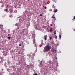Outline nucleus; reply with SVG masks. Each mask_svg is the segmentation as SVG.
<instances>
[{
  "label": "nucleus",
  "mask_w": 75,
  "mask_h": 75,
  "mask_svg": "<svg viewBox=\"0 0 75 75\" xmlns=\"http://www.w3.org/2000/svg\"><path fill=\"white\" fill-rule=\"evenodd\" d=\"M32 35H33L32 37H33L34 38L33 40V44L35 45V47L37 48V46L36 45V44L35 43V40L34 39V38H35V33H32Z\"/></svg>",
  "instance_id": "1"
},
{
  "label": "nucleus",
  "mask_w": 75,
  "mask_h": 75,
  "mask_svg": "<svg viewBox=\"0 0 75 75\" xmlns=\"http://www.w3.org/2000/svg\"><path fill=\"white\" fill-rule=\"evenodd\" d=\"M45 51L46 52H48L50 50V46L48 45H47L45 47V49H44Z\"/></svg>",
  "instance_id": "2"
},
{
  "label": "nucleus",
  "mask_w": 75,
  "mask_h": 75,
  "mask_svg": "<svg viewBox=\"0 0 75 75\" xmlns=\"http://www.w3.org/2000/svg\"><path fill=\"white\" fill-rule=\"evenodd\" d=\"M2 53L3 54V55L4 56H7V52L6 51L2 52Z\"/></svg>",
  "instance_id": "3"
},
{
  "label": "nucleus",
  "mask_w": 75,
  "mask_h": 75,
  "mask_svg": "<svg viewBox=\"0 0 75 75\" xmlns=\"http://www.w3.org/2000/svg\"><path fill=\"white\" fill-rule=\"evenodd\" d=\"M57 51V50H55V49L53 48H52L51 49V52L53 53H54V54L56 53Z\"/></svg>",
  "instance_id": "4"
},
{
  "label": "nucleus",
  "mask_w": 75,
  "mask_h": 75,
  "mask_svg": "<svg viewBox=\"0 0 75 75\" xmlns=\"http://www.w3.org/2000/svg\"><path fill=\"white\" fill-rule=\"evenodd\" d=\"M51 61H49L48 62V65H49V67H51V66H50V65H51Z\"/></svg>",
  "instance_id": "5"
},
{
  "label": "nucleus",
  "mask_w": 75,
  "mask_h": 75,
  "mask_svg": "<svg viewBox=\"0 0 75 75\" xmlns=\"http://www.w3.org/2000/svg\"><path fill=\"white\" fill-rule=\"evenodd\" d=\"M27 27H28L30 25V21H28V22Z\"/></svg>",
  "instance_id": "6"
},
{
  "label": "nucleus",
  "mask_w": 75,
  "mask_h": 75,
  "mask_svg": "<svg viewBox=\"0 0 75 75\" xmlns=\"http://www.w3.org/2000/svg\"><path fill=\"white\" fill-rule=\"evenodd\" d=\"M56 69H55V72H56L57 71V72H59V71L58 70V69H57V68H56Z\"/></svg>",
  "instance_id": "7"
},
{
  "label": "nucleus",
  "mask_w": 75,
  "mask_h": 75,
  "mask_svg": "<svg viewBox=\"0 0 75 75\" xmlns=\"http://www.w3.org/2000/svg\"><path fill=\"white\" fill-rule=\"evenodd\" d=\"M47 35H45L44 36L45 40H47Z\"/></svg>",
  "instance_id": "8"
},
{
  "label": "nucleus",
  "mask_w": 75,
  "mask_h": 75,
  "mask_svg": "<svg viewBox=\"0 0 75 75\" xmlns=\"http://www.w3.org/2000/svg\"><path fill=\"white\" fill-rule=\"evenodd\" d=\"M22 27H19V26H18V28H16V30H18L19 28H22Z\"/></svg>",
  "instance_id": "9"
},
{
  "label": "nucleus",
  "mask_w": 75,
  "mask_h": 75,
  "mask_svg": "<svg viewBox=\"0 0 75 75\" xmlns=\"http://www.w3.org/2000/svg\"><path fill=\"white\" fill-rule=\"evenodd\" d=\"M23 25H22L21 24L19 25H18V26H19V27H22Z\"/></svg>",
  "instance_id": "10"
},
{
  "label": "nucleus",
  "mask_w": 75,
  "mask_h": 75,
  "mask_svg": "<svg viewBox=\"0 0 75 75\" xmlns=\"http://www.w3.org/2000/svg\"><path fill=\"white\" fill-rule=\"evenodd\" d=\"M7 38H8V40H10V38H11V37H7Z\"/></svg>",
  "instance_id": "11"
},
{
  "label": "nucleus",
  "mask_w": 75,
  "mask_h": 75,
  "mask_svg": "<svg viewBox=\"0 0 75 75\" xmlns=\"http://www.w3.org/2000/svg\"><path fill=\"white\" fill-rule=\"evenodd\" d=\"M57 11H58V10L56 9V10L54 11H54V13H56V12H57Z\"/></svg>",
  "instance_id": "12"
},
{
  "label": "nucleus",
  "mask_w": 75,
  "mask_h": 75,
  "mask_svg": "<svg viewBox=\"0 0 75 75\" xmlns=\"http://www.w3.org/2000/svg\"><path fill=\"white\" fill-rule=\"evenodd\" d=\"M59 38H61V35H59Z\"/></svg>",
  "instance_id": "13"
},
{
  "label": "nucleus",
  "mask_w": 75,
  "mask_h": 75,
  "mask_svg": "<svg viewBox=\"0 0 75 75\" xmlns=\"http://www.w3.org/2000/svg\"><path fill=\"white\" fill-rule=\"evenodd\" d=\"M25 29H23L22 30L23 32H25Z\"/></svg>",
  "instance_id": "14"
},
{
  "label": "nucleus",
  "mask_w": 75,
  "mask_h": 75,
  "mask_svg": "<svg viewBox=\"0 0 75 75\" xmlns=\"http://www.w3.org/2000/svg\"><path fill=\"white\" fill-rule=\"evenodd\" d=\"M19 25V24H17V23H16V24H15V25L16 26H17V25Z\"/></svg>",
  "instance_id": "15"
},
{
  "label": "nucleus",
  "mask_w": 75,
  "mask_h": 75,
  "mask_svg": "<svg viewBox=\"0 0 75 75\" xmlns=\"http://www.w3.org/2000/svg\"><path fill=\"white\" fill-rule=\"evenodd\" d=\"M52 18H55V16H52Z\"/></svg>",
  "instance_id": "16"
},
{
  "label": "nucleus",
  "mask_w": 75,
  "mask_h": 75,
  "mask_svg": "<svg viewBox=\"0 0 75 75\" xmlns=\"http://www.w3.org/2000/svg\"><path fill=\"white\" fill-rule=\"evenodd\" d=\"M10 70L9 69H7V71H8V72H9Z\"/></svg>",
  "instance_id": "17"
},
{
  "label": "nucleus",
  "mask_w": 75,
  "mask_h": 75,
  "mask_svg": "<svg viewBox=\"0 0 75 75\" xmlns=\"http://www.w3.org/2000/svg\"><path fill=\"white\" fill-rule=\"evenodd\" d=\"M56 66V67H58V63H57V65Z\"/></svg>",
  "instance_id": "18"
},
{
  "label": "nucleus",
  "mask_w": 75,
  "mask_h": 75,
  "mask_svg": "<svg viewBox=\"0 0 75 75\" xmlns=\"http://www.w3.org/2000/svg\"><path fill=\"white\" fill-rule=\"evenodd\" d=\"M52 39V38L51 37H50V40H51Z\"/></svg>",
  "instance_id": "19"
},
{
  "label": "nucleus",
  "mask_w": 75,
  "mask_h": 75,
  "mask_svg": "<svg viewBox=\"0 0 75 75\" xmlns=\"http://www.w3.org/2000/svg\"><path fill=\"white\" fill-rule=\"evenodd\" d=\"M55 38L56 39H57V36H55Z\"/></svg>",
  "instance_id": "20"
},
{
  "label": "nucleus",
  "mask_w": 75,
  "mask_h": 75,
  "mask_svg": "<svg viewBox=\"0 0 75 75\" xmlns=\"http://www.w3.org/2000/svg\"><path fill=\"white\" fill-rule=\"evenodd\" d=\"M50 32H52V29H50Z\"/></svg>",
  "instance_id": "21"
},
{
  "label": "nucleus",
  "mask_w": 75,
  "mask_h": 75,
  "mask_svg": "<svg viewBox=\"0 0 75 75\" xmlns=\"http://www.w3.org/2000/svg\"><path fill=\"white\" fill-rule=\"evenodd\" d=\"M20 17H18V18H17V19L18 18H19V19H20V18H20Z\"/></svg>",
  "instance_id": "22"
},
{
  "label": "nucleus",
  "mask_w": 75,
  "mask_h": 75,
  "mask_svg": "<svg viewBox=\"0 0 75 75\" xmlns=\"http://www.w3.org/2000/svg\"><path fill=\"white\" fill-rule=\"evenodd\" d=\"M40 16H41V17H42V14H40Z\"/></svg>",
  "instance_id": "23"
},
{
  "label": "nucleus",
  "mask_w": 75,
  "mask_h": 75,
  "mask_svg": "<svg viewBox=\"0 0 75 75\" xmlns=\"http://www.w3.org/2000/svg\"><path fill=\"white\" fill-rule=\"evenodd\" d=\"M12 16V15H10V16H9V17H12V16Z\"/></svg>",
  "instance_id": "24"
},
{
  "label": "nucleus",
  "mask_w": 75,
  "mask_h": 75,
  "mask_svg": "<svg viewBox=\"0 0 75 75\" xmlns=\"http://www.w3.org/2000/svg\"><path fill=\"white\" fill-rule=\"evenodd\" d=\"M10 35V34H8V36H9Z\"/></svg>",
  "instance_id": "25"
},
{
  "label": "nucleus",
  "mask_w": 75,
  "mask_h": 75,
  "mask_svg": "<svg viewBox=\"0 0 75 75\" xmlns=\"http://www.w3.org/2000/svg\"><path fill=\"white\" fill-rule=\"evenodd\" d=\"M34 26H35V25H35V23H34Z\"/></svg>",
  "instance_id": "26"
},
{
  "label": "nucleus",
  "mask_w": 75,
  "mask_h": 75,
  "mask_svg": "<svg viewBox=\"0 0 75 75\" xmlns=\"http://www.w3.org/2000/svg\"><path fill=\"white\" fill-rule=\"evenodd\" d=\"M7 11V9H5L4 10V11Z\"/></svg>",
  "instance_id": "27"
},
{
  "label": "nucleus",
  "mask_w": 75,
  "mask_h": 75,
  "mask_svg": "<svg viewBox=\"0 0 75 75\" xmlns=\"http://www.w3.org/2000/svg\"><path fill=\"white\" fill-rule=\"evenodd\" d=\"M52 21H55V20H56V19H53Z\"/></svg>",
  "instance_id": "28"
},
{
  "label": "nucleus",
  "mask_w": 75,
  "mask_h": 75,
  "mask_svg": "<svg viewBox=\"0 0 75 75\" xmlns=\"http://www.w3.org/2000/svg\"><path fill=\"white\" fill-rule=\"evenodd\" d=\"M28 66H29V65H28L27 66V67H28V68H29V67H28Z\"/></svg>",
  "instance_id": "29"
},
{
  "label": "nucleus",
  "mask_w": 75,
  "mask_h": 75,
  "mask_svg": "<svg viewBox=\"0 0 75 75\" xmlns=\"http://www.w3.org/2000/svg\"><path fill=\"white\" fill-rule=\"evenodd\" d=\"M3 25H0V26L1 27H3Z\"/></svg>",
  "instance_id": "30"
},
{
  "label": "nucleus",
  "mask_w": 75,
  "mask_h": 75,
  "mask_svg": "<svg viewBox=\"0 0 75 75\" xmlns=\"http://www.w3.org/2000/svg\"><path fill=\"white\" fill-rule=\"evenodd\" d=\"M19 46H21V44H19Z\"/></svg>",
  "instance_id": "31"
},
{
  "label": "nucleus",
  "mask_w": 75,
  "mask_h": 75,
  "mask_svg": "<svg viewBox=\"0 0 75 75\" xmlns=\"http://www.w3.org/2000/svg\"><path fill=\"white\" fill-rule=\"evenodd\" d=\"M45 9H47V7H45Z\"/></svg>",
  "instance_id": "32"
},
{
  "label": "nucleus",
  "mask_w": 75,
  "mask_h": 75,
  "mask_svg": "<svg viewBox=\"0 0 75 75\" xmlns=\"http://www.w3.org/2000/svg\"><path fill=\"white\" fill-rule=\"evenodd\" d=\"M47 45H48V46L50 45V44L49 43H48Z\"/></svg>",
  "instance_id": "33"
},
{
  "label": "nucleus",
  "mask_w": 75,
  "mask_h": 75,
  "mask_svg": "<svg viewBox=\"0 0 75 75\" xmlns=\"http://www.w3.org/2000/svg\"><path fill=\"white\" fill-rule=\"evenodd\" d=\"M35 75H37V74L36 73L35 74Z\"/></svg>",
  "instance_id": "34"
},
{
  "label": "nucleus",
  "mask_w": 75,
  "mask_h": 75,
  "mask_svg": "<svg viewBox=\"0 0 75 75\" xmlns=\"http://www.w3.org/2000/svg\"><path fill=\"white\" fill-rule=\"evenodd\" d=\"M54 34H56V33L55 32L54 33Z\"/></svg>",
  "instance_id": "35"
},
{
  "label": "nucleus",
  "mask_w": 75,
  "mask_h": 75,
  "mask_svg": "<svg viewBox=\"0 0 75 75\" xmlns=\"http://www.w3.org/2000/svg\"><path fill=\"white\" fill-rule=\"evenodd\" d=\"M74 19H75V16L74 18Z\"/></svg>",
  "instance_id": "36"
},
{
  "label": "nucleus",
  "mask_w": 75,
  "mask_h": 75,
  "mask_svg": "<svg viewBox=\"0 0 75 75\" xmlns=\"http://www.w3.org/2000/svg\"><path fill=\"white\" fill-rule=\"evenodd\" d=\"M51 26H52V24H51Z\"/></svg>",
  "instance_id": "37"
},
{
  "label": "nucleus",
  "mask_w": 75,
  "mask_h": 75,
  "mask_svg": "<svg viewBox=\"0 0 75 75\" xmlns=\"http://www.w3.org/2000/svg\"><path fill=\"white\" fill-rule=\"evenodd\" d=\"M5 67H6V68H7V66H6V65H5Z\"/></svg>",
  "instance_id": "38"
},
{
  "label": "nucleus",
  "mask_w": 75,
  "mask_h": 75,
  "mask_svg": "<svg viewBox=\"0 0 75 75\" xmlns=\"http://www.w3.org/2000/svg\"><path fill=\"white\" fill-rule=\"evenodd\" d=\"M37 29H38V28L37 27H36V30H37Z\"/></svg>",
  "instance_id": "39"
},
{
  "label": "nucleus",
  "mask_w": 75,
  "mask_h": 75,
  "mask_svg": "<svg viewBox=\"0 0 75 75\" xmlns=\"http://www.w3.org/2000/svg\"><path fill=\"white\" fill-rule=\"evenodd\" d=\"M57 59V57H56V59Z\"/></svg>",
  "instance_id": "40"
},
{
  "label": "nucleus",
  "mask_w": 75,
  "mask_h": 75,
  "mask_svg": "<svg viewBox=\"0 0 75 75\" xmlns=\"http://www.w3.org/2000/svg\"><path fill=\"white\" fill-rule=\"evenodd\" d=\"M3 70H4V69H2V71H3Z\"/></svg>",
  "instance_id": "41"
},
{
  "label": "nucleus",
  "mask_w": 75,
  "mask_h": 75,
  "mask_svg": "<svg viewBox=\"0 0 75 75\" xmlns=\"http://www.w3.org/2000/svg\"><path fill=\"white\" fill-rule=\"evenodd\" d=\"M56 35H55L54 37H56Z\"/></svg>",
  "instance_id": "42"
},
{
  "label": "nucleus",
  "mask_w": 75,
  "mask_h": 75,
  "mask_svg": "<svg viewBox=\"0 0 75 75\" xmlns=\"http://www.w3.org/2000/svg\"><path fill=\"white\" fill-rule=\"evenodd\" d=\"M27 44H29V42H28Z\"/></svg>",
  "instance_id": "43"
},
{
  "label": "nucleus",
  "mask_w": 75,
  "mask_h": 75,
  "mask_svg": "<svg viewBox=\"0 0 75 75\" xmlns=\"http://www.w3.org/2000/svg\"><path fill=\"white\" fill-rule=\"evenodd\" d=\"M42 62V61H41V62Z\"/></svg>",
  "instance_id": "44"
},
{
  "label": "nucleus",
  "mask_w": 75,
  "mask_h": 75,
  "mask_svg": "<svg viewBox=\"0 0 75 75\" xmlns=\"http://www.w3.org/2000/svg\"><path fill=\"white\" fill-rule=\"evenodd\" d=\"M54 32H56V30H55V31H54Z\"/></svg>",
  "instance_id": "45"
},
{
  "label": "nucleus",
  "mask_w": 75,
  "mask_h": 75,
  "mask_svg": "<svg viewBox=\"0 0 75 75\" xmlns=\"http://www.w3.org/2000/svg\"><path fill=\"white\" fill-rule=\"evenodd\" d=\"M42 44H43V43H42Z\"/></svg>",
  "instance_id": "46"
},
{
  "label": "nucleus",
  "mask_w": 75,
  "mask_h": 75,
  "mask_svg": "<svg viewBox=\"0 0 75 75\" xmlns=\"http://www.w3.org/2000/svg\"><path fill=\"white\" fill-rule=\"evenodd\" d=\"M1 64V62L0 61V64Z\"/></svg>",
  "instance_id": "47"
},
{
  "label": "nucleus",
  "mask_w": 75,
  "mask_h": 75,
  "mask_svg": "<svg viewBox=\"0 0 75 75\" xmlns=\"http://www.w3.org/2000/svg\"><path fill=\"white\" fill-rule=\"evenodd\" d=\"M13 75V74H12L11 75Z\"/></svg>",
  "instance_id": "48"
},
{
  "label": "nucleus",
  "mask_w": 75,
  "mask_h": 75,
  "mask_svg": "<svg viewBox=\"0 0 75 75\" xmlns=\"http://www.w3.org/2000/svg\"><path fill=\"white\" fill-rule=\"evenodd\" d=\"M2 31H3V30H2Z\"/></svg>",
  "instance_id": "49"
},
{
  "label": "nucleus",
  "mask_w": 75,
  "mask_h": 75,
  "mask_svg": "<svg viewBox=\"0 0 75 75\" xmlns=\"http://www.w3.org/2000/svg\"><path fill=\"white\" fill-rule=\"evenodd\" d=\"M56 74H57V72L56 73Z\"/></svg>",
  "instance_id": "50"
},
{
  "label": "nucleus",
  "mask_w": 75,
  "mask_h": 75,
  "mask_svg": "<svg viewBox=\"0 0 75 75\" xmlns=\"http://www.w3.org/2000/svg\"><path fill=\"white\" fill-rule=\"evenodd\" d=\"M58 62V61H57V62Z\"/></svg>",
  "instance_id": "51"
}]
</instances>
